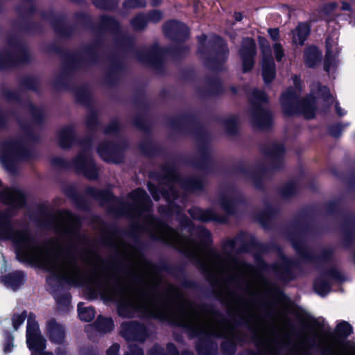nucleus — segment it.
I'll return each instance as SVG.
<instances>
[{
	"label": "nucleus",
	"instance_id": "nucleus-1",
	"mask_svg": "<svg viewBox=\"0 0 355 355\" xmlns=\"http://www.w3.org/2000/svg\"><path fill=\"white\" fill-rule=\"evenodd\" d=\"M10 239L18 257L45 269L53 275L76 284L88 282L86 276L76 261L61 254L57 247L40 245L26 231L14 230L9 226H0V240Z\"/></svg>",
	"mask_w": 355,
	"mask_h": 355
},
{
	"label": "nucleus",
	"instance_id": "nucleus-2",
	"mask_svg": "<svg viewBox=\"0 0 355 355\" xmlns=\"http://www.w3.org/2000/svg\"><path fill=\"white\" fill-rule=\"evenodd\" d=\"M153 223L155 235L173 245L180 250L197 259L201 267L209 274H222L229 271L240 270V263L236 261L224 260L214 251L210 250L203 243V240L209 236V232L202 227H198L196 232L199 234V241H195L182 236L174 230L167 225L150 219Z\"/></svg>",
	"mask_w": 355,
	"mask_h": 355
},
{
	"label": "nucleus",
	"instance_id": "nucleus-3",
	"mask_svg": "<svg viewBox=\"0 0 355 355\" xmlns=\"http://www.w3.org/2000/svg\"><path fill=\"white\" fill-rule=\"evenodd\" d=\"M317 90V96L313 98L312 94L306 99L300 102L297 101V88L289 89L283 94L281 98V103L284 111L287 114L299 113L302 114L306 119H311L315 114V99L323 98L328 105L333 103L334 98L329 93V90L325 87H321L319 84H316L312 89L313 94Z\"/></svg>",
	"mask_w": 355,
	"mask_h": 355
},
{
	"label": "nucleus",
	"instance_id": "nucleus-4",
	"mask_svg": "<svg viewBox=\"0 0 355 355\" xmlns=\"http://www.w3.org/2000/svg\"><path fill=\"white\" fill-rule=\"evenodd\" d=\"M26 343L32 355H53L52 352H43L46 341L41 335L35 317L30 314L28 317L26 329Z\"/></svg>",
	"mask_w": 355,
	"mask_h": 355
},
{
	"label": "nucleus",
	"instance_id": "nucleus-5",
	"mask_svg": "<svg viewBox=\"0 0 355 355\" xmlns=\"http://www.w3.org/2000/svg\"><path fill=\"white\" fill-rule=\"evenodd\" d=\"M301 345L304 349L317 345L322 350L323 355H347L341 345L323 338L318 333H314L313 340H311L307 336H303L301 340Z\"/></svg>",
	"mask_w": 355,
	"mask_h": 355
},
{
	"label": "nucleus",
	"instance_id": "nucleus-6",
	"mask_svg": "<svg viewBox=\"0 0 355 355\" xmlns=\"http://www.w3.org/2000/svg\"><path fill=\"white\" fill-rule=\"evenodd\" d=\"M73 165L77 171L89 179H95L97 177V169L87 152L79 154L74 160Z\"/></svg>",
	"mask_w": 355,
	"mask_h": 355
},
{
	"label": "nucleus",
	"instance_id": "nucleus-7",
	"mask_svg": "<svg viewBox=\"0 0 355 355\" xmlns=\"http://www.w3.org/2000/svg\"><path fill=\"white\" fill-rule=\"evenodd\" d=\"M259 43L263 51V62H262V76L266 83H270L275 75V67L272 59L267 57L266 53L269 51V47L266 41L263 38H259Z\"/></svg>",
	"mask_w": 355,
	"mask_h": 355
},
{
	"label": "nucleus",
	"instance_id": "nucleus-8",
	"mask_svg": "<svg viewBox=\"0 0 355 355\" xmlns=\"http://www.w3.org/2000/svg\"><path fill=\"white\" fill-rule=\"evenodd\" d=\"M46 333L51 343L55 345H63L65 341L64 327L55 320L51 319L46 323Z\"/></svg>",
	"mask_w": 355,
	"mask_h": 355
},
{
	"label": "nucleus",
	"instance_id": "nucleus-9",
	"mask_svg": "<svg viewBox=\"0 0 355 355\" xmlns=\"http://www.w3.org/2000/svg\"><path fill=\"white\" fill-rule=\"evenodd\" d=\"M255 53V44L253 40L246 38L243 42V47L240 54L243 60V69L244 71H250L253 64V57Z\"/></svg>",
	"mask_w": 355,
	"mask_h": 355
},
{
	"label": "nucleus",
	"instance_id": "nucleus-10",
	"mask_svg": "<svg viewBox=\"0 0 355 355\" xmlns=\"http://www.w3.org/2000/svg\"><path fill=\"white\" fill-rule=\"evenodd\" d=\"M132 209L135 215H139L142 211L147 209L149 205V198L142 189H137L130 194Z\"/></svg>",
	"mask_w": 355,
	"mask_h": 355
},
{
	"label": "nucleus",
	"instance_id": "nucleus-11",
	"mask_svg": "<svg viewBox=\"0 0 355 355\" xmlns=\"http://www.w3.org/2000/svg\"><path fill=\"white\" fill-rule=\"evenodd\" d=\"M0 199L3 203L14 207H21L24 201L22 193L19 190L12 189H4L1 193Z\"/></svg>",
	"mask_w": 355,
	"mask_h": 355
},
{
	"label": "nucleus",
	"instance_id": "nucleus-12",
	"mask_svg": "<svg viewBox=\"0 0 355 355\" xmlns=\"http://www.w3.org/2000/svg\"><path fill=\"white\" fill-rule=\"evenodd\" d=\"M252 123L259 128H264L270 124L272 116L271 114L265 108L254 107L252 114Z\"/></svg>",
	"mask_w": 355,
	"mask_h": 355
},
{
	"label": "nucleus",
	"instance_id": "nucleus-13",
	"mask_svg": "<svg viewBox=\"0 0 355 355\" xmlns=\"http://www.w3.org/2000/svg\"><path fill=\"white\" fill-rule=\"evenodd\" d=\"M164 31V33L168 37L185 36L189 33L187 26L176 21H171L166 23Z\"/></svg>",
	"mask_w": 355,
	"mask_h": 355
},
{
	"label": "nucleus",
	"instance_id": "nucleus-14",
	"mask_svg": "<svg viewBox=\"0 0 355 355\" xmlns=\"http://www.w3.org/2000/svg\"><path fill=\"white\" fill-rule=\"evenodd\" d=\"M162 18V14L160 11L154 10L148 14V19L144 15L137 16L132 21V26L135 29H141L145 27L147 21L157 22Z\"/></svg>",
	"mask_w": 355,
	"mask_h": 355
},
{
	"label": "nucleus",
	"instance_id": "nucleus-15",
	"mask_svg": "<svg viewBox=\"0 0 355 355\" xmlns=\"http://www.w3.org/2000/svg\"><path fill=\"white\" fill-rule=\"evenodd\" d=\"M327 47V63L325 64V69L329 71L330 67L329 63L331 60H334L335 57L339 53L340 49L337 44V37L335 35L332 37H328L326 42Z\"/></svg>",
	"mask_w": 355,
	"mask_h": 355
},
{
	"label": "nucleus",
	"instance_id": "nucleus-16",
	"mask_svg": "<svg viewBox=\"0 0 355 355\" xmlns=\"http://www.w3.org/2000/svg\"><path fill=\"white\" fill-rule=\"evenodd\" d=\"M24 277L23 272L17 271L7 277H2L1 280L6 286L15 291L23 284Z\"/></svg>",
	"mask_w": 355,
	"mask_h": 355
},
{
	"label": "nucleus",
	"instance_id": "nucleus-17",
	"mask_svg": "<svg viewBox=\"0 0 355 355\" xmlns=\"http://www.w3.org/2000/svg\"><path fill=\"white\" fill-rule=\"evenodd\" d=\"M141 330V327L135 323H123L121 333L127 340H138L139 338L137 334Z\"/></svg>",
	"mask_w": 355,
	"mask_h": 355
},
{
	"label": "nucleus",
	"instance_id": "nucleus-18",
	"mask_svg": "<svg viewBox=\"0 0 355 355\" xmlns=\"http://www.w3.org/2000/svg\"><path fill=\"white\" fill-rule=\"evenodd\" d=\"M309 33V26L306 23L298 25L293 32V42L295 44L302 45Z\"/></svg>",
	"mask_w": 355,
	"mask_h": 355
},
{
	"label": "nucleus",
	"instance_id": "nucleus-19",
	"mask_svg": "<svg viewBox=\"0 0 355 355\" xmlns=\"http://www.w3.org/2000/svg\"><path fill=\"white\" fill-rule=\"evenodd\" d=\"M78 223V220L71 213L66 212L63 217L62 231L65 233H73L75 231Z\"/></svg>",
	"mask_w": 355,
	"mask_h": 355
},
{
	"label": "nucleus",
	"instance_id": "nucleus-20",
	"mask_svg": "<svg viewBox=\"0 0 355 355\" xmlns=\"http://www.w3.org/2000/svg\"><path fill=\"white\" fill-rule=\"evenodd\" d=\"M189 213L191 217L196 220H209L215 218V214L211 210H202L200 208H193Z\"/></svg>",
	"mask_w": 355,
	"mask_h": 355
},
{
	"label": "nucleus",
	"instance_id": "nucleus-21",
	"mask_svg": "<svg viewBox=\"0 0 355 355\" xmlns=\"http://www.w3.org/2000/svg\"><path fill=\"white\" fill-rule=\"evenodd\" d=\"M305 62L309 67H313L320 60V54L315 46L307 49L304 53Z\"/></svg>",
	"mask_w": 355,
	"mask_h": 355
},
{
	"label": "nucleus",
	"instance_id": "nucleus-22",
	"mask_svg": "<svg viewBox=\"0 0 355 355\" xmlns=\"http://www.w3.org/2000/svg\"><path fill=\"white\" fill-rule=\"evenodd\" d=\"M73 132L71 128L62 130L58 134V142L62 148H67L72 140Z\"/></svg>",
	"mask_w": 355,
	"mask_h": 355
},
{
	"label": "nucleus",
	"instance_id": "nucleus-23",
	"mask_svg": "<svg viewBox=\"0 0 355 355\" xmlns=\"http://www.w3.org/2000/svg\"><path fill=\"white\" fill-rule=\"evenodd\" d=\"M98 153L102 159L106 162H114L113 158L114 150L110 144H101L98 149Z\"/></svg>",
	"mask_w": 355,
	"mask_h": 355
},
{
	"label": "nucleus",
	"instance_id": "nucleus-24",
	"mask_svg": "<svg viewBox=\"0 0 355 355\" xmlns=\"http://www.w3.org/2000/svg\"><path fill=\"white\" fill-rule=\"evenodd\" d=\"M78 315L83 321H91L95 316L94 310L92 307H83L80 303L78 304Z\"/></svg>",
	"mask_w": 355,
	"mask_h": 355
},
{
	"label": "nucleus",
	"instance_id": "nucleus-25",
	"mask_svg": "<svg viewBox=\"0 0 355 355\" xmlns=\"http://www.w3.org/2000/svg\"><path fill=\"white\" fill-rule=\"evenodd\" d=\"M315 292L321 296H324L329 291V283L322 279H318L314 284Z\"/></svg>",
	"mask_w": 355,
	"mask_h": 355
},
{
	"label": "nucleus",
	"instance_id": "nucleus-26",
	"mask_svg": "<svg viewBox=\"0 0 355 355\" xmlns=\"http://www.w3.org/2000/svg\"><path fill=\"white\" fill-rule=\"evenodd\" d=\"M336 331L342 336H348L352 332V327L348 322L343 321L338 324Z\"/></svg>",
	"mask_w": 355,
	"mask_h": 355
},
{
	"label": "nucleus",
	"instance_id": "nucleus-27",
	"mask_svg": "<svg viewBox=\"0 0 355 355\" xmlns=\"http://www.w3.org/2000/svg\"><path fill=\"white\" fill-rule=\"evenodd\" d=\"M98 328L103 332L110 331L113 328V322L110 318L98 320Z\"/></svg>",
	"mask_w": 355,
	"mask_h": 355
},
{
	"label": "nucleus",
	"instance_id": "nucleus-28",
	"mask_svg": "<svg viewBox=\"0 0 355 355\" xmlns=\"http://www.w3.org/2000/svg\"><path fill=\"white\" fill-rule=\"evenodd\" d=\"M252 101L253 103L265 102L267 100L266 94L261 91L254 89L252 93Z\"/></svg>",
	"mask_w": 355,
	"mask_h": 355
},
{
	"label": "nucleus",
	"instance_id": "nucleus-29",
	"mask_svg": "<svg viewBox=\"0 0 355 355\" xmlns=\"http://www.w3.org/2000/svg\"><path fill=\"white\" fill-rule=\"evenodd\" d=\"M26 317L27 315L25 311H23L20 314L14 315L12 318V324L15 330H17L18 327L23 324Z\"/></svg>",
	"mask_w": 355,
	"mask_h": 355
},
{
	"label": "nucleus",
	"instance_id": "nucleus-30",
	"mask_svg": "<svg viewBox=\"0 0 355 355\" xmlns=\"http://www.w3.org/2000/svg\"><path fill=\"white\" fill-rule=\"evenodd\" d=\"M95 6L100 8H111L116 4L115 0H94Z\"/></svg>",
	"mask_w": 355,
	"mask_h": 355
},
{
	"label": "nucleus",
	"instance_id": "nucleus-31",
	"mask_svg": "<svg viewBox=\"0 0 355 355\" xmlns=\"http://www.w3.org/2000/svg\"><path fill=\"white\" fill-rule=\"evenodd\" d=\"M145 5L144 0H126L124 6L126 8H139Z\"/></svg>",
	"mask_w": 355,
	"mask_h": 355
},
{
	"label": "nucleus",
	"instance_id": "nucleus-32",
	"mask_svg": "<svg viewBox=\"0 0 355 355\" xmlns=\"http://www.w3.org/2000/svg\"><path fill=\"white\" fill-rule=\"evenodd\" d=\"M13 337L8 336L3 344V352L7 354L12 352L13 349Z\"/></svg>",
	"mask_w": 355,
	"mask_h": 355
},
{
	"label": "nucleus",
	"instance_id": "nucleus-33",
	"mask_svg": "<svg viewBox=\"0 0 355 355\" xmlns=\"http://www.w3.org/2000/svg\"><path fill=\"white\" fill-rule=\"evenodd\" d=\"M19 148V144L17 142L8 143L5 146V150L10 154L16 153Z\"/></svg>",
	"mask_w": 355,
	"mask_h": 355
},
{
	"label": "nucleus",
	"instance_id": "nucleus-34",
	"mask_svg": "<svg viewBox=\"0 0 355 355\" xmlns=\"http://www.w3.org/2000/svg\"><path fill=\"white\" fill-rule=\"evenodd\" d=\"M273 49L277 60L280 61L282 58L284 56V52L281 45L279 44H275L273 46Z\"/></svg>",
	"mask_w": 355,
	"mask_h": 355
},
{
	"label": "nucleus",
	"instance_id": "nucleus-35",
	"mask_svg": "<svg viewBox=\"0 0 355 355\" xmlns=\"http://www.w3.org/2000/svg\"><path fill=\"white\" fill-rule=\"evenodd\" d=\"M125 355H144L141 349L135 345H130L129 352Z\"/></svg>",
	"mask_w": 355,
	"mask_h": 355
},
{
	"label": "nucleus",
	"instance_id": "nucleus-36",
	"mask_svg": "<svg viewBox=\"0 0 355 355\" xmlns=\"http://www.w3.org/2000/svg\"><path fill=\"white\" fill-rule=\"evenodd\" d=\"M119 345L114 344L109 348V349L107 352V355H119Z\"/></svg>",
	"mask_w": 355,
	"mask_h": 355
},
{
	"label": "nucleus",
	"instance_id": "nucleus-37",
	"mask_svg": "<svg viewBox=\"0 0 355 355\" xmlns=\"http://www.w3.org/2000/svg\"><path fill=\"white\" fill-rule=\"evenodd\" d=\"M269 35L270 37L273 40H277L279 37V31L278 29L274 28V29H269L268 30Z\"/></svg>",
	"mask_w": 355,
	"mask_h": 355
},
{
	"label": "nucleus",
	"instance_id": "nucleus-38",
	"mask_svg": "<svg viewBox=\"0 0 355 355\" xmlns=\"http://www.w3.org/2000/svg\"><path fill=\"white\" fill-rule=\"evenodd\" d=\"M62 346H60L56 348L55 349V354L56 355H66L67 354V349L63 345H61Z\"/></svg>",
	"mask_w": 355,
	"mask_h": 355
},
{
	"label": "nucleus",
	"instance_id": "nucleus-39",
	"mask_svg": "<svg viewBox=\"0 0 355 355\" xmlns=\"http://www.w3.org/2000/svg\"><path fill=\"white\" fill-rule=\"evenodd\" d=\"M342 10H348L350 8L349 5L347 3L343 2L341 6Z\"/></svg>",
	"mask_w": 355,
	"mask_h": 355
},
{
	"label": "nucleus",
	"instance_id": "nucleus-40",
	"mask_svg": "<svg viewBox=\"0 0 355 355\" xmlns=\"http://www.w3.org/2000/svg\"><path fill=\"white\" fill-rule=\"evenodd\" d=\"M329 278L331 279H334V278H338V275L336 273V272H331L329 275Z\"/></svg>",
	"mask_w": 355,
	"mask_h": 355
},
{
	"label": "nucleus",
	"instance_id": "nucleus-41",
	"mask_svg": "<svg viewBox=\"0 0 355 355\" xmlns=\"http://www.w3.org/2000/svg\"><path fill=\"white\" fill-rule=\"evenodd\" d=\"M235 19H236V20H237V21H240V20H241V19H242L241 14V13H236V14H235Z\"/></svg>",
	"mask_w": 355,
	"mask_h": 355
},
{
	"label": "nucleus",
	"instance_id": "nucleus-42",
	"mask_svg": "<svg viewBox=\"0 0 355 355\" xmlns=\"http://www.w3.org/2000/svg\"><path fill=\"white\" fill-rule=\"evenodd\" d=\"M171 195L173 196V197H175L176 196L175 191L173 188H172L171 189Z\"/></svg>",
	"mask_w": 355,
	"mask_h": 355
},
{
	"label": "nucleus",
	"instance_id": "nucleus-43",
	"mask_svg": "<svg viewBox=\"0 0 355 355\" xmlns=\"http://www.w3.org/2000/svg\"><path fill=\"white\" fill-rule=\"evenodd\" d=\"M152 1L153 5H157L161 1V0H152Z\"/></svg>",
	"mask_w": 355,
	"mask_h": 355
},
{
	"label": "nucleus",
	"instance_id": "nucleus-44",
	"mask_svg": "<svg viewBox=\"0 0 355 355\" xmlns=\"http://www.w3.org/2000/svg\"><path fill=\"white\" fill-rule=\"evenodd\" d=\"M222 207L227 211H229L228 207L225 205V203H222Z\"/></svg>",
	"mask_w": 355,
	"mask_h": 355
},
{
	"label": "nucleus",
	"instance_id": "nucleus-45",
	"mask_svg": "<svg viewBox=\"0 0 355 355\" xmlns=\"http://www.w3.org/2000/svg\"><path fill=\"white\" fill-rule=\"evenodd\" d=\"M150 192L152 193V194L153 195V198H154L155 200H157V199H158V198H157V196H155V195L153 194V191H152V189H151V188H150Z\"/></svg>",
	"mask_w": 355,
	"mask_h": 355
},
{
	"label": "nucleus",
	"instance_id": "nucleus-46",
	"mask_svg": "<svg viewBox=\"0 0 355 355\" xmlns=\"http://www.w3.org/2000/svg\"><path fill=\"white\" fill-rule=\"evenodd\" d=\"M205 39H206V36L205 35H202L200 37H199V40H205Z\"/></svg>",
	"mask_w": 355,
	"mask_h": 355
},
{
	"label": "nucleus",
	"instance_id": "nucleus-47",
	"mask_svg": "<svg viewBox=\"0 0 355 355\" xmlns=\"http://www.w3.org/2000/svg\"><path fill=\"white\" fill-rule=\"evenodd\" d=\"M336 110H337V112H338L340 115L343 114V113H341V112H340V110H339V108L338 107V106H337V105H336Z\"/></svg>",
	"mask_w": 355,
	"mask_h": 355
},
{
	"label": "nucleus",
	"instance_id": "nucleus-48",
	"mask_svg": "<svg viewBox=\"0 0 355 355\" xmlns=\"http://www.w3.org/2000/svg\"><path fill=\"white\" fill-rule=\"evenodd\" d=\"M164 197H165L166 198H168V199H170V198H171V197L169 196V194H168V193H167V194H166V193H164Z\"/></svg>",
	"mask_w": 355,
	"mask_h": 355
},
{
	"label": "nucleus",
	"instance_id": "nucleus-49",
	"mask_svg": "<svg viewBox=\"0 0 355 355\" xmlns=\"http://www.w3.org/2000/svg\"><path fill=\"white\" fill-rule=\"evenodd\" d=\"M297 81H298L297 78V77H295V78H294V83H295V84H297Z\"/></svg>",
	"mask_w": 355,
	"mask_h": 355
},
{
	"label": "nucleus",
	"instance_id": "nucleus-50",
	"mask_svg": "<svg viewBox=\"0 0 355 355\" xmlns=\"http://www.w3.org/2000/svg\"><path fill=\"white\" fill-rule=\"evenodd\" d=\"M335 6H336V5H335V4H333V5H332L333 8H334V7H335Z\"/></svg>",
	"mask_w": 355,
	"mask_h": 355
},
{
	"label": "nucleus",
	"instance_id": "nucleus-51",
	"mask_svg": "<svg viewBox=\"0 0 355 355\" xmlns=\"http://www.w3.org/2000/svg\"><path fill=\"white\" fill-rule=\"evenodd\" d=\"M149 355H153L152 352H150V353L149 354Z\"/></svg>",
	"mask_w": 355,
	"mask_h": 355
}]
</instances>
